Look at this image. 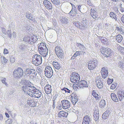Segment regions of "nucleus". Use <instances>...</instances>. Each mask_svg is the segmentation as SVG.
<instances>
[{
  "label": "nucleus",
  "mask_w": 124,
  "mask_h": 124,
  "mask_svg": "<svg viewBox=\"0 0 124 124\" xmlns=\"http://www.w3.org/2000/svg\"><path fill=\"white\" fill-rule=\"evenodd\" d=\"M51 124H54L53 123H51Z\"/></svg>",
  "instance_id": "64"
},
{
  "label": "nucleus",
  "mask_w": 124,
  "mask_h": 124,
  "mask_svg": "<svg viewBox=\"0 0 124 124\" xmlns=\"http://www.w3.org/2000/svg\"><path fill=\"white\" fill-rule=\"evenodd\" d=\"M117 94L119 101H121L124 98V92L123 91H119Z\"/></svg>",
  "instance_id": "20"
},
{
  "label": "nucleus",
  "mask_w": 124,
  "mask_h": 124,
  "mask_svg": "<svg viewBox=\"0 0 124 124\" xmlns=\"http://www.w3.org/2000/svg\"><path fill=\"white\" fill-rule=\"evenodd\" d=\"M28 104L32 107H34L36 106V104L33 100H30L28 101L27 102Z\"/></svg>",
  "instance_id": "24"
},
{
  "label": "nucleus",
  "mask_w": 124,
  "mask_h": 124,
  "mask_svg": "<svg viewBox=\"0 0 124 124\" xmlns=\"http://www.w3.org/2000/svg\"><path fill=\"white\" fill-rule=\"evenodd\" d=\"M118 51L121 54L124 55V48L121 46L117 47Z\"/></svg>",
  "instance_id": "29"
},
{
  "label": "nucleus",
  "mask_w": 124,
  "mask_h": 124,
  "mask_svg": "<svg viewBox=\"0 0 124 124\" xmlns=\"http://www.w3.org/2000/svg\"><path fill=\"white\" fill-rule=\"evenodd\" d=\"M93 96L94 97L96 100L99 101L101 98V97L98 95L95 90H93L92 92Z\"/></svg>",
  "instance_id": "21"
},
{
  "label": "nucleus",
  "mask_w": 124,
  "mask_h": 124,
  "mask_svg": "<svg viewBox=\"0 0 124 124\" xmlns=\"http://www.w3.org/2000/svg\"><path fill=\"white\" fill-rule=\"evenodd\" d=\"M87 84L86 82L84 80H81L80 82L79 87L80 88L87 87Z\"/></svg>",
  "instance_id": "17"
},
{
  "label": "nucleus",
  "mask_w": 124,
  "mask_h": 124,
  "mask_svg": "<svg viewBox=\"0 0 124 124\" xmlns=\"http://www.w3.org/2000/svg\"><path fill=\"white\" fill-rule=\"evenodd\" d=\"M109 115V113L107 111H105L103 114L102 116V118L104 119H107Z\"/></svg>",
  "instance_id": "32"
},
{
  "label": "nucleus",
  "mask_w": 124,
  "mask_h": 124,
  "mask_svg": "<svg viewBox=\"0 0 124 124\" xmlns=\"http://www.w3.org/2000/svg\"><path fill=\"white\" fill-rule=\"evenodd\" d=\"M2 118V116L1 114H0V120Z\"/></svg>",
  "instance_id": "60"
},
{
  "label": "nucleus",
  "mask_w": 124,
  "mask_h": 124,
  "mask_svg": "<svg viewBox=\"0 0 124 124\" xmlns=\"http://www.w3.org/2000/svg\"><path fill=\"white\" fill-rule=\"evenodd\" d=\"M111 98L114 101L117 102L118 101V99L116 95L114 93H112L111 94Z\"/></svg>",
  "instance_id": "23"
},
{
  "label": "nucleus",
  "mask_w": 124,
  "mask_h": 124,
  "mask_svg": "<svg viewBox=\"0 0 124 124\" xmlns=\"http://www.w3.org/2000/svg\"><path fill=\"white\" fill-rule=\"evenodd\" d=\"M45 76L48 78H50L53 75V72L51 68L49 66H47L45 70Z\"/></svg>",
  "instance_id": "8"
},
{
  "label": "nucleus",
  "mask_w": 124,
  "mask_h": 124,
  "mask_svg": "<svg viewBox=\"0 0 124 124\" xmlns=\"http://www.w3.org/2000/svg\"><path fill=\"white\" fill-rule=\"evenodd\" d=\"M26 17L29 19H31L32 18V17L31 16L30 14H28L26 15Z\"/></svg>",
  "instance_id": "50"
},
{
  "label": "nucleus",
  "mask_w": 124,
  "mask_h": 124,
  "mask_svg": "<svg viewBox=\"0 0 124 124\" xmlns=\"http://www.w3.org/2000/svg\"><path fill=\"white\" fill-rule=\"evenodd\" d=\"M71 97L73 98L77 97L76 93H73L71 94Z\"/></svg>",
  "instance_id": "45"
},
{
  "label": "nucleus",
  "mask_w": 124,
  "mask_h": 124,
  "mask_svg": "<svg viewBox=\"0 0 124 124\" xmlns=\"http://www.w3.org/2000/svg\"><path fill=\"white\" fill-rule=\"evenodd\" d=\"M32 63L36 66L40 65L42 62V57L38 54H35L32 57Z\"/></svg>",
  "instance_id": "4"
},
{
  "label": "nucleus",
  "mask_w": 124,
  "mask_h": 124,
  "mask_svg": "<svg viewBox=\"0 0 124 124\" xmlns=\"http://www.w3.org/2000/svg\"><path fill=\"white\" fill-rule=\"evenodd\" d=\"M22 89L25 93L31 97L39 98L41 96L40 91L33 86L26 85L23 86Z\"/></svg>",
  "instance_id": "1"
},
{
  "label": "nucleus",
  "mask_w": 124,
  "mask_h": 124,
  "mask_svg": "<svg viewBox=\"0 0 124 124\" xmlns=\"http://www.w3.org/2000/svg\"><path fill=\"white\" fill-rule=\"evenodd\" d=\"M98 62L96 60H93L89 61L88 63V68L90 70H93L97 66Z\"/></svg>",
  "instance_id": "7"
},
{
  "label": "nucleus",
  "mask_w": 124,
  "mask_h": 124,
  "mask_svg": "<svg viewBox=\"0 0 124 124\" xmlns=\"http://www.w3.org/2000/svg\"><path fill=\"white\" fill-rule=\"evenodd\" d=\"M70 80L72 83H78L80 80V76L78 73L73 72L70 74Z\"/></svg>",
  "instance_id": "3"
},
{
  "label": "nucleus",
  "mask_w": 124,
  "mask_h": 124,
  "mask_svg": "<svg viewBox=\"0 0 124 124\" xmlns=\"http://www.w3.org/2000/svg\"><path fill=\"white\" fill-rule=\"evenodd\" d=\"M7 33L8 35V37L10 38L11 37V31L10 30H8V31Z\"/></svg>",
  "instance_id": "47"
},
{
  "label": "nucleus",
  "mask_w": 124,
  "mask_h": 124,
  "mask_svg": "<svg viewBox=\"0 0 124 124\" xmlns=\"http://www.w3.org/2000/svg\"><path fill=\"white\" fill-rule=\"evenodd\" d=\"M62 91L63 92V91L65 92V93L67 92L68 93H70L71 91L68 89V88H64L63 89H62Z\"/></svg>",
  "instance_id": "40"
},
{
  "label": "nucleus",
  "mask_w": 124,
  "mask_h": 124,
  "mask_svg": "<svg viewBox=\"0 0 124 124\" xmlns=\"http://www.w3.org/2000/svg\"><path fill=\"white\" fill-rule=\"evenodd\" d=\"M116 86L117 85L116 84L113 83L111 85L110 88L111 89L114 90L116 88Z\"/></svg>",
  "instance_id": "38"
},
{
  "label": "nucleus",
  "mask_w": 124,
  "mask_h": 124,
  "mask_svg": "<svg viewBox=\"0 0 124 124\" xmlns=\"http://www.w3.org/2000/svg\"><path fill=\"white\" fill-rule=\"evenodd\" d=\"M120 11L122 12H124V8H121L120 9Z\"/></svg>",
  "instance_id": "54"
},
{
  "label": "nucleus",
  "mask_w": 124,
  "mask_h": 124,
  "mask_svg": "<svg viewBox=\"0 0 124 124\" xmlns=\"http://www.w3.org/2000/svg\"><path fill=\"white\" fill-rule=\"evenodd\" d=\"M54 50L55 54L59 58H61L63 57L64 54L62 49L60 46H56Z\"/></svg>",
  "instance_id": "6"
},
{
  "label": "nucleus",
  "mask_w": 124,
  "mask_h": 124,
  "mask_svg": "<svg viewBox=\"0 0 124 124\" xmlns=\"http://www.w3.org/2000/svg\"><path fill=\"white\" fill-rule=\"evenodd\" d=\"M50 85L48 84L46 85L44 89L45 93L47 94L51 93L52 89Z\"/></svg>",
  "instance_id": "14"
},
{
  "label": "nucleus",
  "mask_w": 124,
  "mask_h": 124,
  "mask_svg": "<svg viewBox=\"0 0 124 124\" xmlns=\"http://www.w3.org/2000/svg\"><path fill=\"white\" fill-rule=\"evenodd\" d=\"M53 65L56 69H59L60 67V65L57 62H53Z\"/></svg>",
  "instance_id": "30"
},
{
  "label": "nucleus",
  "mask_w": 124,
  "mask_h": 124,
  "mask_svg": "<svg viewBox=\"0 0 124 124\" xmlns=\"http://www.w3.org/2000/svg\"><path fill=\"white\" fill-rule=\"evenodd\" d=\"M121 19L122 22L124 23V15L122 16Z\"/></svg>",
  "instance_id": "52"
},
{
  "label": "nucleus",
  "mask_w": 124,
  "mask_h": 124,
  "mask_svg": "<svg viewBox=\"0 0 124 124\" xmlns=\"http://www.w3.org/2000/svg\"><path fill=\"white\" fill-rule=\"evenodd\" d=\"M83 22H84L83 23V24H81V25H82V27H83L85 28L86 24V22L84 21H83Z\"/></svg>",
  "instance_id": "51"
},
{
  "label": "nucleus",
  "mask_w": 124,
  "mask_h": 124,
  "mask_svg": "<svg viewBox=\"0 0 124 124\" xmlns=\"http://www.w3.org/2000/svg\"><path fill=\"white\" fill-rule=\"evenodd\" d=\"M6 124H11L12 121V120L10 119H8L6 122Z\"/></svg>",
  "instance_id": "43"
},
{
  "label": "nucleus",
  "mask_w": 124,
  "mask_h": 124,
  "mask_svg": "<svg viewBox=\"0 0 124 124\" xmlns=\"http://www.w3.org/2000/svg\"><path fill=\"white\" fill-rule=\"evenodd\" d=\"M43 4L46 8L48 9H51L52 8V5L50 2L47 0H45L43 2Z\"/></svg>",
  "instance_id": "13"
},
{
  "label": "nucleus",
  "mask_w": 124,
  "mask_h": 124,
  "mask_svg": "<svg viewBox=\"0 0 124 124\" xmlns=\"http://www.w3.org/2000/svg\"><path fill=\"white\" fill-rule=\"evenodd\" d=\"M90 118L88 115L85 116L83 118L84 121L89 123L90 121Z\"/></svg>",
  "instance_id": "31"
},
{
  "label": "nucleus",
  "mask_w": 124,
  "mask_h": 124,
  "mask_svg": "<svg viewBox=\"0 0 124 124\" xmlns=\"http://www.w3.org/2000/svg\"><path fill=\"white\" fill-rule=\"evenodd\" d=\"M116 39L118 43H120L122 41L123 38L121 35L118 34L116 36Z\"/></svg>",
  "instance_id": "25"
},
{
  "label": "nucleus",
  "mask_w": 124,
  "mask_h": 124,
  "mask_svg": "<svg viewBox=\"0 0 124 124\" xmlns=\"http://www.w3.org/2000/svg\"><path fill=\"white\" fill-rule=\"evenodd\" d=\"M89 123L84 121H83V122H82V124H89Z\"/></svg>",
  "instance_id": "55"
},
{
  "label": "nucleus",
  "mask_w": 124,
  "mask_h": 124,
  "mask_svg": "<svg viewBox=\"0 0 124 124\" xmlns=\"http://www.w3.org/2000/svg\"><path fill=\"white\" fill-rule=\"evenodd\" d=\"M78 45V46H81L82 45L80 44H79Z\"/></svg>",
  "instance_id": "62"
},
{
  "label": "nucleus",
  "mask_w": 124,
  "mask_h": 124,
  "mask_svg": "<svg viewBox=\"0 0 124 124\" xmlns=\"http://www.w3.org/2000/svg\"><path fill=\"white\" fill-rule=\"evenodd\" d=\"M58 108H59V109H61L62 107V106L61 105H59V106H58Z\"/></svg>",
  "instance_id": "58"
},
{
  "label": "nucleus",
  "mask_w": 124,
  "mask_h": 124,
  "mask_svg": "<svg viewBox=\"0 0 124 124\" xmlns=\"http://www.w3.org/2000/svg\"><path fill=\"white\" fill-rule=\"evenodd\" d=\"M115 31L119 32L121 34L124 33V30L122 27H117L116 28Z\"/></svg>",
  "instance_id": "26"
},
{
  "label": "nucleus",
  "mask_w": 124,
  "mask_h": 124,
  "mask_svg": "<svg viewBox=\"0 0 124 124\" xmlns=\"http://www.w3.org/2000/svg\"><path fill=\"white\" fill-rule=\"evenodd\" d=\"M90 15L94 19H96L98 17V14L97 12L93 9H91Z\"/></svg>",
  "instance_id": "16"
},
{
  "label": "nucleus",
  "mask_w": 124,
  "mask_h": 124,
  "mask_svg": "<svg viewBox=\"0 0 124 124\" xmlns=\"http://www.w3.org/2000/svg\"><path fill=\"white\" fill-rule=\"evenodd\" d=\"M70 3L71 5L72 8L71 10L69 12V14H70L71 15H72L71 14L73 13V11L74 10H76V8L74 4L71 3Z\"/></svg>",
  "instance_id": "35"
},
{
  "label": "nucleus",
  "mask_w": 124,
  "mask_h": 124,
  "mask_svg": "<svg viewBox=\"0 0 124 124\" xmlns=\"http://www.w3.org/2000/svg\"><path fill=\"white\" fill-rule=\"evenodd\" d=\"M81 51H76L73 55L71 58V60L74 59L77 56L79 55L81 53Z\"/></svg>",
  "instance_id": "34"
},
{
  "label": "nucleus",
  "mask_w": 124,
  "mask_h": 124,
  "mask_svg": "<svg viewBox=\"0 0 124 124\" xmlns=\"http://www.w3.org/2000/svg\"><path fill=\"white\" fill-rule=\"evenodd\" d=\"M23 69L21 67H19L14 71L13 75L15 78L19 79L23 76Z\"/></svg>",
  "instance_id": "5"
},
{
  "label": "nucleus",
  "mask_w": 124,
  "mask_h": 124,
  "mask_svg": "<svg viewBox=\"0 0 124 124\" xmlns=\"http://www.w3.org/2000/svg\"><path fill=\"white\" fill-rule=\"evenodd\" d=\"M3 58L4 60V61L5 63H6L8 61V60L5 57H3Z\"/></svg>",
  "instance_id": "53"
},
{
  "label": "nucleus",
  "mask_w": 124,
  "mask_h": 124,
  "mask_svg": "<svg viewBox=\"0 0 124 124\" xmlns=\"http://www.w3.org/2000/svg\"><path fill=\"white\" fill-rule=\"evenodd\" d=\"M101 42H102L104 43L106 41L104 40V39H102V38H101Z\"/></svg>",
  "instance_id": "59"
},
{
  "label": "nucleus",
  "mask_w": 124,
  "mask_h": 124,
  "mask_svg": "<svg viewBox=\"0 0 124 124\" xmlns=\"http://www.w3.org/2000/svg\"><path fill=\"white\" fill-rule=\"evenodd\" d=\"M99 111L98 110H94L93 116V119L95 121H97L99 119Z\"/></svg>",
  "instance_id": "19"
},
{
  "label": "nucleus",
  "mask_w": 124,
  "mask_h": 124,
  "mask_svg": "<svg viewBox=\"0 0 124 124\" xmlns=\"http://www.w3.org/2000/svg\"><path fill=\"white\" fill-rule=\"evenodd\" d=\"M39 53L44 57L46 56L48 53V49L39 51Z\"/></svg>",
  "instance_id": "18"
},
{
  "label": "nucleus",
  "mask_w": 124,
  "mask_h": 124,
  "mask_svg": "<svg viewBox=\"0 0 124 124\" xmlns=\"http://www.w3.org/2000/svg\"><path fill=\"white\" fill-rule=\"evenodd\" d=\"M87 4L90 6H92L93 5L91 3L90 0L87 1Z\"/></svg>",
  "instance_id": "49"
},
{
  "label": "nucleus",
  "mask_w": 124,
  "mask_h": 124,
  "mask_svg": "<svg viewBox=\"0 0 124 124\" xmlns=\"http://www.w3.org/2000/svg\"><path fill=\"white\" fill-rule=\"evenodd\" d=\"M96 83L97 87L99 88H102L103 86L102 82L101 80V78L97 77L96 79Z\"/></svg>",
  "instance_id": "12"
},
{
  "label": "nucleus",
  "mask_w": 124,
  "mask_h": 124,
  "mask_svg": "<svg viewBox=\"0 0 124 124\" xmlns=\"http://www.w3.org/2000/svg\"><path fill=\"white\" fill-rule=\"evenodd\" d=\"M68 115V113L63 111H61L58 112V116L59 117H66Z\"/></svg>",
  "instance_id": "15"
},
{
  "label": "nucleus",
  "mask_w": 124,
  "mask_h": 124,
  "mask_svg": "<svg viewBox=\"0 0 124 124\" xmlns=\"http://www.w3.org/2000/svg\"><path fill=\"white\" fill-rule=\"evenodd\" d=\"M81 5H79L78 7V8H78V10H79L80 11V8H81Z\"/></svg>",
  "instance_id": "56"
},
{
  "label": "nucleus",
  "mask_w": 124,
  "mask_h": 124,
  "mask_svg": "<svg viewBox=\"0 0 124 124\" xmlns=\"http://www.w3.org/2000/svg\"><path fill=\"white\" fill-rule=\"evenodd\" d=\"M68 20L67 18H63L61 20V21L63 23L66 24L67 23Z\"/></svg>",
  "instance_id": "41"
},
{
  "label": "nucleus",
  "mask_w": 124,
  "mask_h": 124,
  "mask_svg": "<svg viewBox=\"0 0 124 124\" xmlns=\"http://www.w3.org/2000/svg\"><path fill=\"white\" fill-rule=\"evenodd\" d=\"M13 35H16V33L15 32H14L13 33Z\"/></svg>",
  "instance_id": "61"
},
{
  "label": "nucleus",
  "mask_w": 124,
  "mask_h": 124,
  "mask_svg": "<svg viewBox=\"0 0 124 124\" xmlns=\"http://www.w3.org/2000/svg\"><path fill=\"white\" fill-rule=\"evenodd\" d=\"M61 102L63 109H66L70 107V103L67 100H62L61 101Z\"/></svg>",
  "instance_id": "11"
},
{
  "label": "nucleus",
  "mask_w": 124,
  "mask_h": 124,
  "mask_svg": "<svg viewBox=\"0 0 124 124\" xmlns=\"http://www.w3.org/2000/svg\"><path fill=\"white\" fill-rule=\"evenodd\" d=\"M74 25L77 27H79V28L81 29V28L80 27V26L79 24V23L78 22L76 21L73 23Z\"/></svg>",
  "instance_id": "39"
},
{
  "label": "nucleus",
  "mask_w": 124,
  "mask_h": 124,
  "mask_svg": "<svg viewBox=\"0 0 124 124\" xmlns=\"http://www.w3.org/2000/svg\"><path fill=\"white\" fill-rule=\"evenodd\" d=\"M35 70L33 69H27L25 71L26 74L30 77H33L35 75Z\"/></svg>",
  "instance_id": "10"
},
{
  "label": "nucleus",
  "mask_w": 124,
  "mask_h": 124,
  "mask_svg": "<svg viewBox=\"0 0 124 124\" xmlns=\"http://www.w3.org/2000/svg\"><path fill=\"white\" fill-rule=\"evenodd\" d=\"M110 16L112 19L116 20L117 18L116 15L113 12H111L109 14Z\"/></svg>",
  "instance_id": "33"
},
{
  "label": "nucleus",
  "mask_w": 124,
  "mask_h": 124,
  "mask_svg": "<svg viewBox=\"0 0 124 124\" xmlns=\"http://www.w3.org/2000/svg\"><path fill=\"white\" fill-rule=\"evenodd\" d=\"M113 82V79H111L109 78H108V79L107 81V83L109 85L111 84Z\"/></svg>",
  "instance_id": "44"
},
{
  "label": "nucleus",
  "mask_w": 124,
  "mask_h": 124,
  "mask_svg": "<svg viewBox=\"0 0 124 124\" xmlns=\"http://www.w3.org/2000/svg\"><path fill=\"white\" fill-rule=\"evenodd\" d=\"M52 2L54 4L57 5L59 4L58 0H51Z\"/></svg>",
  "instance_id": "42"
},
{
  "label": "nucleus",
  "mask_w": 124,
  "mask_h": 124,
  "mask_svg": "<svg viewBox=\"0 0 124 124\" xmlns=\"http://www.w3.org/2000/svg\"><path fill=\"white\" fill-rule=\"evenodd\" d=\"M105 102L104 100H102L100 101L99 106L100 108H103L105 107Z\"/></svg>",
  "instance_id": "28"
},
{
  "label": "nucleus",
  "mask_w": 124,
  "mask_h": 124,
  "mask_svg": "<svg viewBox=\"0 0 124 124\" xmlns=\"http://www.w3.org/2000/svg\"><path fill=\"white\" fill-rule=\"evenodd\" d=\"M78 86H79V85L77 84H74L72 85L73 88L75 91H77L78 89Z\"/></svg>",
  "instance_id": "37"
},
{
  "label": "nucleus",
  "mask_w": 124,
  "mask_h": 124,
  "mask_svg": "<svg viewBox=\"0 0 124 124\" xmlns=\"http://www.w3.org/2000/svg\"><path fill=\"white\" fill-rule=\"evenodd\" d=\"M47 49L45 43L42 42L40 43V45L38 46L39 51Z\"/></svg>",
  "instance_id": "22"
},
{
  "label": "nucleus",
  "mask_w": 124,
  "mask_h": 124,
  "mask_svg": "<svg viewBox=\"0 0 124 124\" xmlns=\"http://www.w3.org/2000/svg\"><path fill=\"white\" fill-rule=\"evenodd\" d=\"M100 50L101 53L105 57L107 58L110 57L112 56V52L110 48L102 47Z\"/></svg>",
  "instance_id": "2"
},
{
  "label": "nucleus",
  "mask_w": 124,
  "mask_h": 124,
  "mask_svg": "<svg viewBox=\"0 0 124 124\" xmlns=\"http://www.w3.org/2000/svg\"><path fill=\"white\" fill-rule=\"evenodd\" d=\"M71 101L73 104H75L77 102L78 100L77 97L71 98Z\"/></svg>",
  "instance_id": "36"
},
{
  "label": "nucleus",
  "mask_w": 124,
  "mask_h": 124,
  "mask_svg": "<svg viewBox=\"0 0 124 124\" xmlns=\"http://www.w3.org/2000/svg\"><path fill=\"white\" fill-rule=\"evenodd\" d=\"M122 0L124 2V0Z\"/></svg>",
  "instance_id": "63"
},
{
  "label": "nucleus",
  "mask_w": 124,
  "mask_h": 124,
  "mask_svg": "<svg viewBox=\"0 0 124 124\" xmlns=\"http://www.w3.org/2000/svg\"><path fill=\"white\" fill-rule=\"evenodd\" d=\"M37 36L33 35L32 36L31 38L28 41V42L31 43V42H35L37 40Z\"/></svg>",
  "instance_id": "27"
},
{
  "label": "nucleus",
  "mask_w": 124,
  "mask_h": 124,
  "mask_svg": "<svg viewBox=\"0 0 124 124\" xmlns=\"http://www.w3.org/2000/svg\"><path fill=\"white\" fill-rule=\"evenodd\" d=\"M8 50L6 48H5L4 50L3 53L5 54H6L8 53Z\"/></svg>",
  "instance_id": "48"
},
{
  "label": "nucleus",
  "mask_w": 124,
  "mask_h": 124,
  "mask_svg": "<svg viewBox=\"0 0 124 124\" xmlns=\"http://www.w3.org/2000/svg\"><path fill=\"white\" fill-rule=\"evenodd\" d=\"M5 114L6 115V116L7 117L9 118V115L8 113H6Z\"/></svg>",
  "instance_id": "57"
},
{
  "label": "nucleus",
  "mask_w": 124,
  "mask_h": 124,
  "mask_svg": "<svg viewBox=\"0 0 124 124\" xmlns=\"http://www.w3.org/2000/svg\"><path fill=\"white\" fill-rule=\"evenodd\" d=\"M6 80V78H2L1 79V80L2 82L6 85L7 83L6 82H5Z\"/></svg>",
  "instance_id": "46"
},
{
  "label": "nucleus",
  "mask_w": 124,
  "mask_h": 124,
  "mask_svg": "<svg viewBox=\"0 0 124 124\" xmlns=\"http://www.w3.org/2000/svg\"><path fill=\"white\" fill-rule=\"evenodd\" d=\"M101 75L103 78H105L108 76V72L107 69L105 67H103L101 71Z\"/></svg>",
  "instance_id": "9"
}]
</instances>
